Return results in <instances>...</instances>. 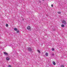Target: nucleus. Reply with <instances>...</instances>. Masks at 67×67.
<instances>
[{"label": "nucleus", "mask_w": 67, "mask_h": 67, "mask_svg": "<svg viewBox=\"0 0 67 67\" xmlns=\"http://www.w3.org/2000/svg\"><path fill=\"white\" fill-rule=\"evenodd\" d=\"M27 50H28V51L29 52H31L32 50V49H31V47H29L27 48Z\"/></svg>", "instance_id": "f257e3e1"}, {"label": "nucleus", "mask_w": 67, "mask_h": 67, "mask_svg": "<svg viewBox=\"0 0 67 67\" xmlns=\"http://www.w3.org/2000/svg\"><path fill=\"white\" fill-rule=\"evenodd\" d=\"M27 30H30V31H31V27L30 26H28L27 27Z\"/></svg>", "instance_id": "f03ea898"}, {"label": "nucleus", "mask_w": 67, "mask_h": 67, "mask_svg": "<svg viewBox=\"0 0 67 67\" xmlns=\"http://www.w3.org/2000/svg\"><path fill=\"white\" fill-rule=\"evenodd\" d=\"M62 23L64 24H66V21L64 20L63 21H62Z\"/></svg>", "instance_id": "7ed1b4c3"}, {"label": "nucleus", "mask_w": 67, "mask_h": 67, "mask_svg": "<svg viewBox=\"0 0 67 67\" xmlns=\"http://www.w3.org/2000/svg\"><path fill=\"white\" fill-rule=\"evenodd\" d=\"M4 55H8V53H7L5 52H4Z\"/></svg>", "instance_id": "20e7f679"}, {"label": "nucleus", "mask_w": 67, "mask_h": 67, "mask_svg": "<svg viewBox=\"0 0 67 67\" xmlns=\"http://www.w3.org/2000/svg\"><path fill=\"white\" fill-rule=\"evenodd\" d=\"M6 59L7 60H10V58L9 57H7L6 58Z\"/></svg>", "instance_id": "39448f33"}, {"label": "nucleus", "mask_w": 67, "mask_h": 67, "mask_svg": "<svg viewBox=\"0 0 67 67\" xmlns=\"http://www.w3.org/2000/svg\"><path fill=\"white\" fill-rule=\"evenodd\" d=\"M53 65H56V63H55V62H53Z\"/></svg>", "instance_id": "423d86ee"}, {"label": "nucleus", "mask_w": 67, "mask_h": 67, "mask_svg": "<svg viewBox=\"0 0 67 67\" xmlns=\"http://www.w3.org/2000/svg\"><path fill=\"white\" fill-rule=\"evenodd\" d=\"M45 54H46V56H48V53H47H47H46Z\"/></svg>", "instance_id": "0eeeda50"}, {"label": "nucleus", "mask_w": 67, "mask_h": 67, "mask_svg": "<svg viewBox=\"0 0 67 67\" xmlns=\"http://www.w3.org/2000/svg\"><path fill=\"white\" fill-rule=\"evenodd\" d=\"M14 31H17L18 29L16 28H14Z\"/></svg>", "instance_id": "6e6552de"}, {"label": "nucleus", "mask_w": 67, "mask_h": 67, "mask_svg": "<svg viewBox=\"0 0 67 67\" xmlns=\"http://www.w3.org/2000/svg\"><path fill=\"white\" fill-rule=\"evenodd\" d=\"M61 27H65V26L64 25L62 24L61 25Z\"/></svg>", "instance_id": "1a4fd4ad"}, {"label": "nucleus", "mask_w": 67, "mask_h": 67, "mask_svg": "<svg viewBox=\"0 0 67 67\" xmlns=\"http://www.w3.org/2000/svg\"><path fill=\"white\" fill-rule=\"evenodd\" d=\"M52 51H55V49H54V48H52Z\"/></svg>", "instance_id": "9d476101"}, {"label": "nucleus", "mask_w": 67, "mask_h": 67, "mask_svg": "<svg viewBox=\"0 0 67 67\" xmlns=\"http://www.w3.org/2000/svg\"><path fill=\"white\" fill-rule=\"evenodd\" d=\"M57 13L58 14H61V12H58Z\"/></svg>", "instance_id": "9b49d317"}, {"label": "nucleus", "mask_w": 67, "mask_h": 67, "mask_svg": "<svg viewBox=\"0 0 67 67\" xmlns=\"http://www.w3.org/2000/svg\"><path fill=\"white\" fill-rule=\"evenodd\" d=\"M6 26H7V27H8L9 26V25H8V24H6Z\"/></svg>", "instance_id": "f8f14e48"}, {"label": "nucleus", "mask_w": 67, "mask_h": 67, "mask_svg": "<svg viewBox=\"0 0 67 67\" xmlns=\"http://www.w3.org/2000/svg\"><path fill=\"white\" fill-rule=\"evenodd\" d=\"M61 67H65V66H64V65H62L61 66Z\"/></svg>", "instance_id": "ddd939ff"}, {"label": "nucleus", "mask_w": 67, "mask_h": 67, "mask_svg": "<svg viewBox=\"0 0 67 67\" xmlns=\"http://www.w3.org/2000/svg\"><path fill=\"white\" fill-rule=\"evenodd\" d=\"M38 52H39V53H41V52H40V51L39 50H38Z\"/></svg>", "instance_id": "4468645a"}, {"label": "nucleus", "mask_w": 67, "mask_h": 67, "mask_svg": "<svg viewBox=\"0 0 67 67\" xmlns=\"http://www.w3.org/2000/svg\"><path fill=\"white\" fill-rule=\"evenodd\" d=\"M17 33H19V31H17Z\"/></svg>", "instance_id": "2eb2a0df"}, {"label": "nucleus", "mask_w": 67, "mask_h": 67, "mask_svg": "<svg viewBox=\"0 0 67 67\" xmlns=\"http://www.w3.org/2000/svg\"><path fill=\"white\" fill-rule=\"evenodd\" d=\"M51 7H53V4H52L51 5Z\"/></svg>", "instance_id": "dca6fc26"}, {"label": "nucleus", "mask_w": 67, "mask_h": 67, "mask_svg": "<svg viewBox=\"0 0 67 67\" xmlns=\"http://www.w3.org/2000/svg\"><path fill=\"white\" fill-rule=\"evenodd\" d=\"M39 3H41V1H39Z\"/></svg>", "instance_id": "f3484780"}, {"label": "nucleus", "mask_w": 67, "mask_h": 67, "mask_svg": "<svg viewBox=\"0 0 67 67\" xmlns=\"http://www.w3.org/2000/svg\"><path fill=\"white\" fill-rule=\"evenodd\" d=\"M52 55H53V56H54V54H52Z\"/></svg>", "instance_id": "a211bd4d"}, {"label": "nucleus", "mask_w": 67, "mask_h": 67, "mask_svg": "<svg viewBox=\"0 0 67 67\" xmlns=\"http://www.w3.org/2000/svg\"><path fill=\"white\" fill-rule=\"evenodd\" d=\"M43 0V1H44V0Z\"/></svg>", "instance_id": "6ab92c4d"}]
</instances>
